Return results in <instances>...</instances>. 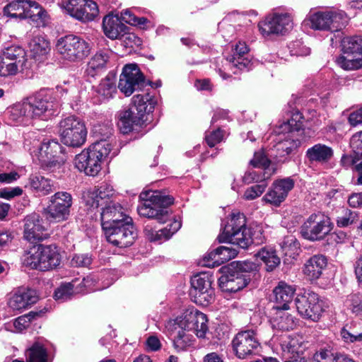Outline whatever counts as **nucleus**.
I'll list each match as a JSON object with an SVG mask.
<instances>
[{"label":"nucleus","instance_id":"nucleus-55","mask_svg":"<svg viewBox=\"0 0 362 362\" xmlns=\"http://www.w3.org/2000/svg\"><path fill=\"white\" fill-rule=\"evenodd\" d=\"M225 139V132L221 128L208 130L205 133V141L209 147H214Z\"/></svg>","mask_w":362,"mask_h":362},{"label":"nucleus","instance_id":"nucleus-38","mask_svg":"<svg viewBox=\"0 0 362 362\" xmlns=\"http://www.w3.org/2000/svg\"><path fill=\"white\" fill-rule=\"evenodd\" d=\"M29 186L30 189L38 196H46L53 191V182L40 175H30Z\"/></svg>","mask_w":362,"mask_h":362},{"label":"nucleus","instance_id":"nucleus-1","mask_svg":"<svg viewBox=\"0 0 362 362\" xmlns=\"http://www.w3.org/2000/svg\"><path fill=\"white\" fill-rule=\"evenodd\" d=\"M165 327L173 337L175 349L182 351L192 344L193 336L189 332L199 338L206 337L209 331L208 318L197 309H187L175 319L168 321Z\"/></svg>","mask_w":362,"mask_h":362},{"label":"nucleus","instance_id":"nucleus-56","mask_svg":"<svg viewBox=\"0 0 362 362\" xmlns=\"http://www.w3.org/2000/svg\"><path fill=\"white\" fill-rule=\"evenodd\" d=\"M358 220V214L356 211L347 209L344 210V214L337 218V224L339 227H347Z\"/></svg>","mask_w":362,"mask_h":362},{"label":"nucleus","instance_id":"nucleus-46","mask_svg":"<svg viewBox=\"0 0 362 362\" xmlns=\"http://www.w3.org/2000/svg\"><path fill=\"white\" fill-rule=\"evenodd\" d=\"M344 54L362 57V38L360 37H346L341 41Z\"/></svg>","mask_w":362,"mask_h":362},{"label":"nucleus","instance_id":"nucleus-16","mask_svg":"<svg viewBox=\"0 0 362 362\" xmlns=\"http://www.w3.org/2000/svg\"><path fill=\"white\" fill-rule=\"evenodd\" d=\"M59 6L75 19L88 23L99 14L97 4L93 0H62Z\"/></svg>","mask_w":362,"mask_h":362},{"label":"nucleus","instance_id":"nucleus-28","mask_svg":"<svg viewBox=\"0 0 362 362\" xmlns=\"http://www.w3.org/2000/svg\"><path fill=\"white\" fill-rule=\"evenodd\" d=\"M181 226L180 221L174 220L164 228L155 230L151 226L147 224L144 232L149 241L160 243L169 240L181 228Z\"/></svg>","mask_w":362,"mask_h":362},{"label":"nucleus","instance_id":"nucleus-33","mask_svg":"<svg viewBox=\"0 0 362 362\" xmlns=\"http://www.w3.org/2000/svg\"><path fill=\"white\" fill-rule=\"evenodd\" d=\"M112 52L107 49L100 50L91 57L85 71L88 76L94 78L103 71L109 62Z\"/></svg>","mask_w":362,"mask_h":362},{"label":"nucleus","instance_id":"nucleus-11","mask_svg":"<svg viewBox=\"0 0 362 362\" xmlns=\"http://www.w3.org/2000/svg\"><path fill=\"white\" fill-rule=\"evenodd\" d=\"M213 281V275L208 272L197 274L192 277L189 296L195 303L206 306L214 300Z\"/></svg>","mask_w":362,"mask_h":362},{"label":"nucleus","instance_id":"nucleus-15","mask_svg":"<svg viewBox=\"0 0 362 362\" xmlns=\"http://www.w3.org/2000/svg\"><path fill=\"white\" fill-rule=\"evenodd\" d=\"M72 206V196L66 192H57L50 197L43 214L50 221L62 222L69 218Z\"/></svg>","mask_w":362,"mask_h":362},{"label":"nucleus","instance_id":"nucleus-24","mask_svg":"<svg viewBox=\"0 0 362 362\" xmlns=\"http://www.w3.org/2000/svg\"><path fill=\"white\" fill-rule=\"evenodd\" d=\"M294 182L290 177L275 181L272 188L264 197V200L271 204L278 206L286 198L288 192L293 188Z\"/></svg>","mask_w":362,"mask_h":362},{"label":"nucleus","instance_id":"nucleus-45","mask_svg":"<svg viewBox=\"0 0 362 362\" xmlns=\"http://www.w3.org/2000/svg\"><path fill=\"white\" fill-rule=\"evenodd\" d=\"M139 117L132 114L127 109L120 114L118 126L123 134H128L134 129V126H140L142 122Z\"/></svg>","mask_w":362,"mask_h":362},{"label":"nucleus","instance_id":"nucleus-13","mask_svg":"<svg viewBox=\"0 0 362 362\" xmlns=\"http://www.w3.org/2000/svg\"><path fill=\"white\" fill-rule=\"evenodd\" d=\"M332 226L330 218L327 215L321 212L314 213L301 226L300 233L306 240H322L331 232Z\"/></svg>","mask_w":362,"mask_h":362},{"label":"nucleus","instance_id":"nucleus-27","mask_svg":"<svg viewBox=\"0 0 362 362\" xmlns=\"http://www.w3.org/2000/svg\"><path fill=\"white\" fill-rule=\"evenodd\" d=\"M296 291V286L288 284L285 281L279 282L278 285L273 290L274 305L272 308L288 310Z\"/></svg>","mask_w":362,"mask_h":362},{"label":"nucleus","instance_id":"nucleus-34","mask_svg":"<svg viewBox=\"0 0 362 362\" xmlns=\"http://www.w3.org/2000/svg\"><path fill=\"white\" fill-rule=\"evenodd\" d=\"M155 102L148 95H136L133 97L132 104L128 110L143 122L145 115L153 112Z\"/></svg>","mask_w":362,"mask_h":362},{"label":"nucleus","instance_id":"nucleus-18","mask_svg":"<svg viewBox=\"0 0 362 362\" xmlns=\"http://www.w3.org/2000/svg\"><path fill=\"white\" fill-rule=\"evenodd\" d=\"M145 84V78L136 64H127L120 74L118 88L125 96L141 90Z\"/></svg>","mask_w":362,"mask_h":362},{"label":"nucleus","instance_id":"nucleus-58","mask_svg":"<svg viewBox=\"0 0 362 362\" xmlns=\"http://www.w3.org/2000/svg\"><path fill=\"white\" fill-rule=\"evenodd\" d=\"M281 346L284 352L293 354L298 351L299 342L296 337L288 335L281 339Z\"/></svg>","mask_w":362,"mask_h":362},{"label":"nucleus","instance_id":"nucleus-12","mask_svg":"<svg viewBox=\"0 0 362 362\" xmlns=\"http://www.w3.org/2000/svg\"><path fill=\"white\" fill-rule=\"evenodd\" d=\"M107 240L119 247H127L132 245L136 236V230L131 217L117 222L113 226L103 229Z\"/></svg>","mask_w":362,"mask_h":362},{"label":"nucleus","instance_id":"nucleus-7","mask_svg":"<svg viewBox=\"0 0 362 362\" xmlns=\"http://www.w3.org/2000/svg\"><path fill=\"white\" fill-rule=\"evenodd\" d=\"M56 50L60 58L68 62H80L90 53V44L82 37L67 35L57 40Z\"/></svg>","mask_w":362,"mask_h":362},{"label":"nucleus","instance_id":"nucleus-5","mask_svg":"<svg viewBox=\"0 0 362 362\" xmlns=\"http://www.w3.org/2000/svg\"><path fill=\"white\" fill-rule=\"evenodd\" d=\"M23 262L33 269L49 271L60 264L61 255L54 245H38L24 255Z\"/></svg>","mask_w":362,"mask_h":362},{"label":"nucleus","instance_id":"nucleus-44","mask_svg":"<svg viewBox=\"0 0 362 362\" xmlns=\"http://www.w3.org/2000/svg\"><path fill=\"white\" fill-rule=\"evenodd\" d=\"M6 56V59L14 62L21 66V69L25 66L27 62V54L24 48L21 46L13 45L4 49L1 52Z\"/></svg>","mask_w":362,"mask_h":362},{"label":"nucleus","instance_id":"nucleus-14","mask_svg":"<svg viewBox=\"0 0 362 362\" xmlns=\"http://www.w3.org/2000/svg\"><path fill=\"white\" fill-rule=\"evenodd\" d=\"M311 27L315 30L335 32L341 30L347 23V16L344 11L330 9L317 11L309 16Z\"/></svg>","mask_w":362,"mask_h":362},{"label":"nucleus","instance_id":"nucleus-10","mask_svg":"<svg viewBox=\"0 0 362 362\" xmlns=\"http://www.w3.org/2000/svg\"><path fill=\"white\" fill-rule=\"evenodd\" d=\"M231 346L238 358L245 359L260 351L261 343L257 331L249 329L238 332L232 339Z\"/></svg>","mask_w":362,"mask_h":362},{"label":"nucleus","instance_id":"nucleus-48","mask_svg":"<svg viewBox=\"0 0 362 362\" xmlns=\"http://www.w3.org/2000/svg\"><path fill=\"white\" fill-rule=\"evenodd\" d=\"M315 357L318 359L325 360V362H355L346 355L338 354L329 348L321 349L315 354Z\"/></svg>","mask_w":362,"mask_h":362},{"label":"nucleus","instance_id":"nucleus-39","mask_svg":"<svg viewBox=\"0 0 362 362\" xmlns=\"http://www.w3.org/2000/svg\"><path fill=\"white\" fill-rule=\"evenodd\" d=\"M303 117L302 114L296 111L292 114L291 119L279 127V134H289L296 136L303 129Z\"/></svg>","mask_w":362,"mask_h":362},{"label":"nucleus","instance_id":"nucleus-42","mask_svg":"<svg viewBox=\"0 0 362 362\" xmlns=\"http://www.w3.org/2000/svg\"><path fill=\"white\" fill-rule=\"evenodd\" d=\"M28 0H15L6 5L4 14L9 18L23 20L26 18Z\"/></svg>","mask_w":362,"mask_h":362},{"label":"nucleus","instance_id":"nucleus-36","mask_svg":"<svg viewBox=\"0 0 362 362\" xmlns=\"http://www.w3.org/2000/svg\"><path fill=\"white\" fill-rule=\"evenodd\" d=\"M103 28L105 35L112 40L120 38L128 28L118 16L112 15L104 17Z\"/></svg>","mask_w":362,"mask_h":362},{"label":"nucleus","instance_id":"nucleus-29","mask_svg":"<svg viewBox=\"0 0 362 362\" xmlns=\"http://www.w3.org/2000/svg\"><path fill=\"white\" fill-rule=\"evenodd\" d=\"M274 312L271 318V325L274 329L279 331L293 330L298 325V319L281 308H272Z\"/></svg>","mask_w":362,"mask_h":362},{"label":"nucleus","instance_id":"nucleus-4","mask_svg":"<svg viewBox=\"0 0 362 362\" xmlns=\"http://www.w3.org/2000/svg\"><path fill=\"white\" fill-rule=\"evenodd\" d=\"M139 198L144 202L137 207L141 216L154 218L159 223L168 220L170 214L168 207L173 203V197L158 191H146L140 194Z\"/></svg>","mask_w":362,"mask_h":362},{"label":"nucleus","instance_id":"nucleus-37","mask_svg":"<svg viewBox=\"0 0 362 362\" xmlns=\"http://www.w3.org/2000/svg\"><path fill=\"white\" fill-rule=\"evenodd\" d=\"M300 144V141L296 136L289 134H279L278 141L274 146L276 156L284 157L290 154Z\"/></svg>","mask_w":362,"mask_h":362},{"label":"nucleus","instance_id":"nucleus-52","mask_svg":"<svg viewBox=\"0 0 362 362\" xmlns=\"http://www.w3.org/2000/svg\"><path fill=\"white\" fill-rule=\"evenodd\" d=\"M21 66L14 62L6 59V56L2 53L0 54V76L8 77L15 76L18 72Z\"/></svg>","mask_w":362,"mask_h":362},{"label":"nucleus","instance_id":"nucleus-23","mask_svg":"<svg viewBox=\"0 0 362 362\" xmlns=\"http://www.w3.org/2000/svg\"><path fill=\"white\" fill-rule=\"evenodd\" d=\"M38 300V296L35 290L27 288H18L8 300V306L13 310L23 311L29 308Z\"/></svg>","mask_w":362,"mask_h":362},{"label":"nucleus","instance_id":"nucleus-57","mask_svg":"<svg viewBox=\"0 0 362 362\" xmlns=\"http://www.w3.org/2000/svg\"><path fill=\"white\" fill-rule=\"evenodd\" d=\"M250 165L255 168L262 169L269 172H272L269 168L270 160L267 158L263 152H256L253 158L250 162Z\"/></svg>","mask_w":362,"mask_h":362},{"label":"nucleus","instance_id":"nucleus-9","mask_svg":"<svg viewBox=\"0 0 362 362\" xmlns=\"http://www.w3.org/2000/svg\"><path fill=\"white\" fill-rule=\"evenodd\" d=\"M31 120H48L57 114V104L47 90L42 89L24 98Z\"/></svg>","mask_w":362,"mask_h":362},{"label":"nucleus","instance_id":"nucleus-43","mask_svg":"<svg viewBox=\"0 0 362 362\" xmlns=\"http://www.w3.org/2000/svg\"><path fill=\"white\" fill-rule=\"evenodd\" d=\"M30 52L36 60H42L50 51L49 41L42 36H35L29 43Z\"/></svg>","mask_w":362,"mask_h":362},{"label":"nucleus","instance_id":"nucleus-41","mask_svg":"<svg viewBox=\"0 0 362 362\" xmlns=\"http://www.w3.org/2000/svg\"><path fill=\"white\" fill-rule=\"evenodd\" d=\"M333 156L332 148L321 144L314 145L306 151V156L311 162H327Z\"/></svg>","mask_w":362,"mask_h":362},{"label":"nucleus","instance_id":"nucleus-22","mask_svg":"<svg viewBox=\"0 0 362 362\" xmlns=\"http://www.w3.org/2000/svg\"><path fill=\"white\" fill-rule=\"evenodd\" d=\"M115 192L113 187L108 183L103 182L98 188L89 191L84 196L87 206L92 209H98L114 202L112 200Z\"/></svg>","mask_w":362,"mask_h":362},{"label":"nucleus","instance_id":"nucleus-47","mask_svg":"<svg viewBox=\"0 0 362 362\" xmlns=\"http://www.w3.org/2000/svg\"><path fill=\"white\" fill-rule=\"evenodd\" d=\"M338 66L344 70H356L362 67V57L344 54L335 59Z\"/></svg>","mask_w":362,"mask_h":362},{"label":"nucleus","instance_id":"nucleus-62","mask_svg":"<svg viewBox=\"0 0 362 362\" xmlns=\"http://www.w3.org/2000/svg\"><path fill=\"white\" fill-rule=\"evenodd\" d=\"M230 264H234L236 271L241 272L243 274L251 272L257 271L258 268L257 264L250 261L245 260L243 262H233Z\"/></svg>","mask_w":362,"mask_h":362},{"label":"nucleus","instance_id":"nucleus-25","mask_svg":"<svg viewBox=\"0 0 362 362\" xmlns=\"http://www.w3.org/2000/svg\"><path fill=\"white\" fill-rule=\"evenodd\" d=\"M249 48L245 42L239 41L235 47L232 57L228 59V66L233 72L238 74V70L249 71L252 69V63L248 58Z\"/></svg>","mask_w":362,"mask_h":362},{"label":"nucleus","instance_id":"nucleus-17","mask_svg":"<svg viewBox=\"0 0 362 362\" xmlns=\"http://www.w3.org/2000/svg\"><path fill=\"white\" fill-rule=\"evenodd\" d=\"M295 303L301 317L314 322L317 321L325 311L324 301L318 294L312 291L298 296L295 299Z\"/></svg>","mask_w":362,"mask_h":362},{"label":"nucleus","instance_id":"nucleus-31","mask_svg":"<svg viewBox=\"0 0 362 362\" xmlns=\"http://www.w3.org/2000/svg\"><path fill=\"white\" fill-rule=\"evenodd\" d=\"M327 266V259L323 255H315L310 257L303 266V274L310 281H315L321 277L323 271Z\"/></svg>","mask_w":362,"mask_h":362},{"label":"nucleus","instance_id":"nucleus-60","mask_svg":"<svg viewBox=\"0 0 362 362\" xmlns=\"http://www.w3.org/2000/svg\"><path fill=\"white\" fill-rule=\"evenodd\" d=\"M350 147L356 157L362 158V131L356 132L351 136Z\"/></svg>","mask_w":362,"mask_h":362},{"label":"nucleus","instance_id":"nucleus-61","mask_svg":"<svg viewBox=\"0 0 362 362\" xmlns=\"http://www.w3.org/2000/svg\"><path fill=\"white\" fill-rule=\"evenodd\" d=\"M288 48L291 55L307 56L310 53V48L303 45V42L300 40L292 42L289 45Z\"/></svg>","mask_w":362,"mask_h":362},{"label":"nucleus","instance_id":"nucleus-30","mask_svg":"<svg viewBox=\"0 0 362 362\" xmlns=\"http://www.w3.org/2000/svg\"><path fill=\"white\" fill-rule=\"evenodd\" d=\"M237 255L236 250L230 247L220 246L204 256V265L208 267H217L235 257Z\"/></svg>","mask_w":362,"mask_h":362},{"label":"nucleus","instance_id":"nucleus-51","mask_svg":"<svg viewBox=\"0 0 362 362\" xmlns=\"http://www.w3.org/2000/svg\"><path fill=\"white\" fill-rule=\"evenodd\" d=\"M26 362H47L46 349L39 342H35L27 349Z\"/></svg>","mask_w":362,"mask_h":362},{"label":"nucleus","instance_id":"nucleus-49","mask_svg":"<svg viewBox=\"0 0 362 362\" xmlns=\"http://www.w3.org/2000/svg\"><path fill=\"white\" fill-rule=\"evenodd\" d=\"M273 173L274 171L269 172L263 170L259 168H253L252 169L248 170L245 173V175L243 176V182L245 184H250L252 182L261 184V182H267V180L270 178Z\"/></svg>","mask_w":362,"mask_h":362},{"label":"nucleus","instance_id":"nucleus-53","mask_svg":"<svg viewBox=\"0 0 362 362\" xmlns=\"http://www.w3.org/2000/svg\"><path fill=\"white\" fill-rule=\"evenodd\" d=\"M344 303L353 313L362 315V293H351L347 296Z\"/></svg>","mask_w":362,"mask_h":362},{"label":"nucleus","instance_id":"nucleus-59","mask_svg":"<svg viewBox=\"0 0 362 362\" xmlns=\"http://www.w3.org/2000/svg\"><path fill=\"white\" fill-rule=\"evenodd\" d=\"M267 182H261L250 187H248L244 193V199L246 200H253L260 197L267 187Z\"/></svg>","mask_w":362,"mask_h":362},{"label":"nucleus","instance_id":"nucleus-50","mask_svg":"<svg viewBox=\"0 0 362 362\" xmlns=\"http://www.w3.org/2000/svg\"><path fill=\"white\" fill-rule=\"evenodd\" d=\"M256 256L266 264L267 271H272L280 264L279 257L272 248H262Z\"/></svg>","mask_w":362,"mask_h":362},{"label":"nucleus","instance_id":"nucleus-40","mask_svg":"<svg viewBox=\"0 0 362 362\" xmlns=\"http://www.w3.org/2000/svg\"><path fill=\"white\" fill-rule=\"evenodd\" d=\"M340 335L345 342L362 341V320H358L346 324L341 329Z\"/></svg>","mask_w":362,"mask_h":362},{"label":"nucleus","instance_id":"nucleus-26","mask_svg":"<svg viewBox=\"0 0 362 362\" xmlns=\"http://www.w3.org/2000/svg\"><path fill=\"white\" fill-rule=\"evenodd\" d=\"M129 217L124 213L122 206L117 202H110L107 205L101 207L100 219L103 229L113 226Z\"/></svg>","mask_w":362,"mask_h":362},{"label":"nucleus","instance_id":"nucleus-32","mask_svg":"<svg viewBox=\"0 0 362 362\" xmlns=\"http://www.w3.org/2000/svg\"><path fill=\"white\" fill-rule=\"evenodd\" d=\"M117 93V86L114 76L107 75L103 78L97 86L93 87V98L98 103H103L112 98Z\"/></svg>","mask_w":362,"mask_h":362},{"label":"nucleus","instance_id":"nucleus-8","mask_svg":"<svg viewBox=\"0 0 362 362\" xmlns=\"http://www.w3.org/2000/svg\"><path fill=\"white\" fill-rule=\"evenodd\" d=\"M58 127L61 142L65 146L79 148L85 144L88 132L85 122L80 117L67 116L60 120Z\"/></svg>","mask_w":362,"mask_h":362},{"label":"nucleus","instance_id":"nucleus-21","mask_svg":"<svg viewBox=\"0 0 362 362\" xmlns=\"http://www.w3.org/2000/svg\"><path fill=\"white\" fill-rule=\"evenodd\" d=\"M23 238L31 243L42 241L48 237L43 221L37 214H31L24 219Z\"/></svg>","mask_w":362,"mask_h":362},{"label":"nucleus","instance_id":"nucleus-20","mask_svg":"<svg viewBox=\"0 0 362 362\" xmlns=\"http://www.w3.org/2000/svg\"><path fill=\"white\" fill-rule=\"evenodd\" d=\"M258 27L263 36L284 35L293 28V20L288 13H274L265 21L259 23Z\"/></svg>","mask_w":362,"mask_h":362},{"label":"nucleus","instance_id":"nucleus-3","mask_svg":"<svg viewBox=\"0 0 362 362\" xmlns=\"http://www.w3.org/2000/svg\"><path fill=\"white\" fill-rule=\"evenodd\" d=\"M28 148L35 163L45 170L53 171L64 163L63 147L56 139H34Z\"/></svg>","mask_w":362,"mask_h":362},{"label":"nucleus","instance_id":"nucleus-35","mask_svg":"<svg viewBox=\"0 0 362 362\" xmlns=\"http://www.w3.org/2000/svg\"><path fill=\"white\" fill-rule=\"evenodd\" d=\"M8 120L13 124L27 125L30 122L31 118L28 112V107L24 99L7 109L6 112Z\"/></svg>","mask_w":362,"mask_h":362},{"label":"nucleus","instance_id":"nucleus-2","mask_svg":"<svg viewBox=\"0 0 362 362\" xmlns=\"http://www.w3.org/2000/svg\"><path fill=\"white\" fill-rule=\"evenodd\" d=\"M109 138V136H107ZM112 140L100 139L84 149L74 158L75 167L89 176H96L101 170L103 160L112 150Z\"/></svg>","mask_w":362,"mask_h":362},{"label":"nucleus","instance_id":"nucleus-63","mask_svg":"<svg viewBox=\"0 0 362 362\" xmlns=\"http://www.w3.org/2000/svg\"><path fill=\"white\" fill-rule=\"evenodd\" d=\"M281 248L286 255L291 256L292 253L290 252L291 251L294 254L299 248V243L293 236H288L283 241Z\"/></svg>","mask_w":362,"mask_h":362},{"label":"nucleus","instance_id":"nucleus-6","mask_svg":"<svg viewBox=\"0 0 362 362\" xmlns=\"http://www.w3.org/2000/svg\"><path fill=\"white\" fill-rule=\"evenodd\" d=\"M219 243H230L243 249L252 243L251 229L246 227V220L243 214H233L218 236Z\"/></svg>","mask_w":362,"mask_h":362},{"label":"nucleus","instance_id":"nucleus-19","mask_svg":"<svg viewBox=\"0 0 362 362\" xmlns=\"http://www.w3.org/2000/svg\"><path fill=\"white\" fill-rule=\"evenodd\" d=\"M222 275L218 279L221 289L226 293H235L247 286L250 278L235 270L234 264L221 269Z\"/></svg>","mask_w":362,"mask_h":362},{"label":"nucleus","instance_id":"nucleus-64","mask_svg":"<svg viewBox=\"0 0 362 362\" xmlns=\"http://www.w3.org/2000/svg\"><path fill=\"white\" fill-rule=\"evenodd\" d=\"M92 262V258L88 254H76L71 260V264L76 267H88Z\"/></svg>","mask_w":362,"mask_h":362},{"label":"nucleus","instance_id":"nucleus-54","mask_svg":"<svg viewBox=\"0 0 362 362\" xmlns=\"http://www.w3.org/2000/svg\"><path fill=\"white\" fill-rule=\"evenodd\" d=\"M76 281L62 284L54 292V297L57 300H66L75 292Z\"/></svg>","mask_w":362,"mask_h":362}]
</instances>
